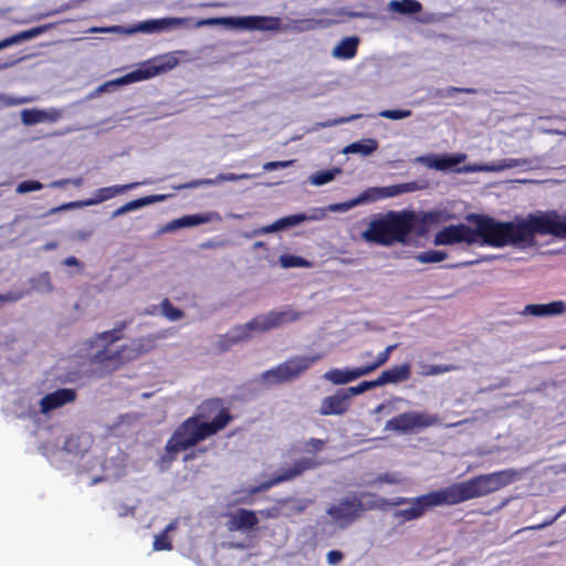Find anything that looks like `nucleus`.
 <instances>
[{
    "label": "nucleus",
    "instance_id": "nucleus-1",
    "mask_svg": "<svg viewBox=\"0 0 566 566\" xmlns=\"http://www.w3.org/2000/svg\"><path fill=\"white\" fill-rule=\"evenodd\" d=\"M469 220L474 221V229L463 223L444 227L436 233L434 245L467 243L494 248H527L534 245L536 234L566 239V213L556 210L537 211L510 222L483 216H471Z\"/></svg>",
    "mask_w": 566,
    "mask_h": 566
},
{
    "label": "nucleus",
    "instance_id": "nucleus-2",
    "mask_svg": "<svg viewBox=\"0 0 566 566\" xmlns=\"http://www.w3.org/2000/svg\"><path fill=\"white\" fill-rule=\"evenodd\" d=\"M416 221L412 211H389L378 213L369 221L368 227L361 232V238L367 243L389 247L396 242L405 243Z\"/></svg>",
    "mask_w": 566,
    "mask_h": 566
},
{
    "label": "nucleus",
    "instance_id": "nucleus-3",
    "mask_svg": "<svg viewBox=\"0 0 566 566\" xmlns=\"http://www.w3.org/2000/svg\"><path fill=\"white\" fill-rule=\"evenodd\" d=\"M205 415L198 413L186 419L166 443V451L176 454L222 430L231 420L227 410L222 409L212 421L208 422Z\"/></svg>",
    "mask_w": 566,
    "mask_h": 566
},
{
    "label": "nucleus",
    "instance_id": "nucleus-4",
    "mask_svg": "<svg viewBox=\"0 0 566 566\" xmlns=\"http://www.w3.org/2000/svg\"><path fill=\"white\" fill-rule=\"evenodd\" d=\"M303 313L290 306L281 311H271L255 316L245 324L234 326L226 334L229 345L250 339L255 333H264L277 328L284 324L296 322L303 317Z\"/></svg>",
    "mask_w": 566,
    "mask_h": 566
},
{
    "label": "nucleus",
    "instance_id": "nucleus-5",
    "mask_svg": "<svg viewBox=\"0 0 566 566\" xmlns=\"http://www.w3.org/2000/svg\"><path fill=\"white\" fill-rule=\"evenodd\" d=\"M441 505H451L447 488L415 497L397 496L391 499V509H397L392 513V517L400 524L417 521L423 517L429 510Z\"/></svg>",
    "mask_w": 566,
    "mask_h": 566
},
{
    "label": "nucleus",
    "instance_id": "nucleus-6",
    "mask_svg": "<svg viewBox=\"0 0 566 566\" xmlns=\"http://www.w3.org/2000/svg\"><path fill=\"white\" fill-rule=\"evenodd\" d=\"M116 342L99 339V335L86 340L87 358L94 366H101V374L109 373L132 360L127 344L115 346Z\"/></svg>",
    "mask_w": 566,
    "mask_h": 566
},
{
    "label": "nucleus",
    "instance_id": "nucleus-7",
    "mask_svg": "<svg viewBox=\"0 0 566 566\" xmlns=\"http://www.w3.org/2000/svg\"><path fill=\"white\" fill-rule=\"evenodd\" d=\"M178 64V59L172 54H167L161 57L155 59L147 63H144L137 70L125 74L116 80L108 81L99 85L90 97H95L111 87L126 85L151 78L163 72L172 70Z\"/></svg>",
    "mask_w": 566,
    "mask_h": 566
},
{
    "label": "nucleus",
    "instance_id": "nucleus-8",
    "mask_svg": "<svg viewBox=\"0 0 566 566\" xmlns=\"http://www.w3.org/2000/svg\"><path fill=\"white\" fill-rule=\"evenodd\" d=\"M322 355L295 356L262 374V379L270 384L291 381L304 374L311 366L317 363Z\"/></svg>",
    "mask_w": 566,
    "mask_h": 566
},
{
    "label": "nucleus",
    "instance_id": "nucleus-9",
    "mask_svg": "<svg viewBox=\"0 0 566 566\" xmlns=\"http://www.w3.org/2000/svg\"><path fill=\"white\" fill-rule=\"evenodd\" d=\"M493 483L489 474H481L463 482L447 486L451 505L493 493Z\"/></svg>",
    "mask_w": 566,
    "mask_h": 566
},
{
    "label": "nucleus",
    "instance_id": "nucleus-10",
    "mask_svg": "<svg viewBox=\"0 0 566 566\" xmlns=\"http://www.w3.org/2000/svg\"><path fill=\"white\" fill-rule=\"evenodd\" d=\"M327 515L340 528H347L363 515L361 496L350 493L326 510Z\"/></svg>",
    "mask_w": 566,
    "mask_h": 566
},
{
    "label": "nucleus",
    "instance_id": "nucleus-11",
    "mask_svg": "<svg viewBox=\"0 0 566 566\" xmlns=\"http://www.w3.org/2000/svg\"><path fill=\"white\" fill-rule=\"evenodd\" d=\"M188 20L185 18H160V19H153V20H146L137 23L134 27L130 28H124L119 25H114L109 28H93L92 32H115V33H125V34H134V33H157L170 29H175L178 27H182Z\"/></svg>",
    "mask_w": 566,
    "mask_h": 566
},
{
    "label": "nucleus",
    "instance_id": "nucleus-12",
    "mask_svg": "<svg viewBox=\"0 0 566 566\" xmlns=\"http://www.w3.org/2000/svg\"><path fill=\"white\" fill-rule=\"evenodd\" d=\"M145 184L146 182H130L127 185H115V186H109V187H103V188L97 189L94 192L92 198L63 203L60 207L52 208L49 213L52 214V213H55V212L62 211V210H70V209H74V208H84V207L99 205L104 201L113 199L119 195L125 193L128 190L135 189L138 186L145 185Z\"/></svg>",
    "mask_w": 566,
    "mask_h": 566
},
{
    "label": "nucleus",
    "instance_id": "nucleus-13",
    "mask_svg": "<svg viewBox=\"0 0 566 566\" xmlns=\"http://www.w3.org/2000/svg\"><path fill=\"white\" fill-rule=\"evenodd\" d=\"M230 25L248 30H274L277 20L266 17H242V18H209L197 22V27L203 25Z\"/></svg>",
    "mask_w": 566,
    "mask_h": 566
},
{
    "label": "nucleus",
    "instance_id": "nucleus-14",
    "mask_svg": "<svg viewBox=\"0 0 566 566\" xmlns=\"http://www.w3.org/2000/svg\"><path fill=\"white\" fill-rule=\"evenodd\" d=\"M76 398V392L71 388H62L57 389L53 392H50L43 396L39 402V409L36 407L29 406L27 411H21L18 413L19 417H35L38 412L42 415H49L51 411L59 409L66 403L74 401Z\"/></svg>",
    "mask_w": 566,
    "mask_h": 566
},
{
    "label": "nucleus",
    "instance_id": "nucleus-15",
    "mask_svg": "<svg viewBox=\"0 0 566 566\" xmlns=\"http://www.w3.org/2000/svg\"><path fill=\"white\" fill-rule=\"evenodd\" d=\"M420 189L416 181L397 184L387 187H370L354 198L356 207L368 205L381 199L397 197L402 193L413 192Z\"/></svg>",
    "mask_w": 566,
    "mask_h": 566
},
{
    "label": "nucleus",
    "instance_id": "nucleus-16",
    "mask_svg": "<svg viewBox=\"0 0 566 566\" xmlns=\"http://www.w3.org/2000/svg\"><path fill=\"white\" fill-rule=\"evenodd\" d=\"M317 463L313 459H301L293 463V465L289 469L282 471V473L277 474L271 480H268L261 483L258 486H253L249 490L250 494H255L259 492L266 491L274 485H277L282 482L292 480L298 475H301L304 471L314 469Z\"/></svg>",
    "mask_w": 566,
    "mask_h": 566
},
{
    "label": "nucleus",
    "instance_id": "nucleus-17",
    "mask_svg": "<svg viewBox=\"0 0 566 566\" xmlns=\"http://www.w3.org/2000/svg\"><path fill=\"white\" fill-rule=\"evenodd\" d=\"M222 220L221 216L217 211H209L206 213L198 214H187L180 218L174 219L164 227H161L157 234H164L168 232H174L176 230L182 228H191L200 224L209 223V222H220Z\"/></svg>",
    "mask_w": 566,
    "mask_h": 566
},
{
    "label": "nucleus",
    "instance_id": "nucleus-18",
    "mask_svg": "<svg viewBox=\"0 0 566 566\" xmlns=\"http://www.w3.org/2000/svg\"><path fill=\"white\" fill-rule=\"evenodd\" d=\"M350 398L345 389H338L334 395L323 398L319 407L322 416H342L348 411Z\"/></svg>",
    "mask_w": 566,
    "mask_h": 566
},
{
    "label": "nucleus",
    "instance_id": "nucleus-19",
    "mask_svg": "<svg viewBox=\"0 0 566 566\" xmlns=\"http://www.w3.org/2000/svg\"><path fill=\"white\" fill-rule=\"evenodd\" d=\"M465 159H467L465 154L458 153V154H452V155L444 154L442 156H438V155L419 156L416 158V163H420L430 169L444 171V170L451 169L452 167L463 163Z\"/></svg>",
    "mask_w": 566,
    "mask_h": 566
},
{
    "label": "nucleus",
    "instance_id": "nucleus-20",
    "mask_svg": "<svg viewBox=\"0 0 566 566\" xmlns=\"http://www.w3.org/2000/svg\"><path fill=\"white\" fill-rule=\"evenodd\" d=\"M259 518L253 511L240 509L229 514L227 527L229 531H249L256 526Z\"/></svg>",
    "mask_w": 566,
    "mask_h": 566
},
{
    "label": "nucleus",
    "instance_id": "nucleus-21",
    "mask_svg": "<svg viewBox=\"0 0 566 566\" xmlns=\"http://www.w3.org/2000/svg\"><path fill=\"white\" fill-rule=\"evenodd\" d=\"M63 113L57 108H48V109H23L21 112V120L24 125H34L42 122H57L62 118Z\"/></svg>",
    "mask_w": 566,
    "mask_h": 566
},
{
    "label": "nucleus",
    "instance_id": "nucleus-22",
    "mask_svg": "<svg viewBox=\"0 0 566 566\" xmlns=\"http://www.w3.org/2000/svg\"><path fill=\"white\" fill-rule=\"evenodd\" d=\"M364 376H367V373L364 366H360L353 369L332 368L323 375V378L334 385H345Z\"/></svg>",
    "mask_w": 566,
    "mask_h": 566
},
{
    "label": "nucleus",
    "instance_id": "nucleus-23",
    "mask_svg": "<svg viewBox=\"0 0 566 566\" xmlns=\"http://www.w3.org/2000/svg\"><path fill=\"white\" fill-rule=\"evenodd\" d=\"M566 312V303L563 301H554L547 304H528L522 311L527 316L547 317L556 316Z\"/></svg>",
    "mask_w": 566,
    "mask_h": 566
},
{
    "label": "nucleus",
    "instance_id": "nucleus-24",
    "mask_svg": "<svg viewBox=\"0 0 566 566\" xmlns=\"http://www.w3.org/2000/svg\"><path fill=\"white\" fill-rule=\"evenodd\" d=\"M411 368L409 364L396 365L384 370L378 377L380 386L387 384H399L410 378Z\"/></svg>",
    "mask_w": 566,
    "mask_h": 566
},
{
    "label": "nucleus",
    "instance_id": "nucleus-25",
    "mask_svg": "<svg viewBox=\"0 0 566 566\" xmlns=\"http://www.w3.org/2000/svg\"><path fill=\"white\" fill-rule=\"evenodd\" d=\"M303 222H304V218L301 217V213L291 214V216H286V217L277 219L272 224H269V226H265V227H262V228L255 230L254 234L260 235V234H268V233H273V232H277V231H283V230L296 227Z\"/></svg>",
    "mask_w": 566,
    "mask_h": 566
},
{
    "label": "nucleus",
    "instance_id": "nucleus-26",
    "mask_svg": "<svg viewBox=\"0 0 566 566\" xmlns=\"http://www.w3.org/2000/svg\"><path fill=\"white\" fill-rule=\"evenodd\" d=\"M385 430L398 433L415 432L412 411L402 412L388 420L385 424Z\"/></svg>",
    "mask_w": 566,
    "mask_h": 566
},
{
    "label": "nucleus",
    "instance_id": "nucleus-27",
    "mask_svg": "<svg viewBox=\"0 0 566 566\" xmlns=\"http://www.w3.org/2000/svg\"><path fill=\"white\" fill-rule=\"evenodd\" d=\"M92 438L87 433L70 436L64 442V451L74 455H83L91 447Z\"/></svg>",
    "mask_w": 566,
    "mask_h": 566
},
{
    "label": "nucleus",
    "instance_id": "nucleus-28",
    "mask_svg": "<svg viewBox=\"0 0 566 566\" xmlns=\"http://www.w3.org/2000/svg\"><path fill=\"white\" fill-rule=\"evenodd\" d=\"M358 38L348 36L339 41V43L333 49L332 55L340 60H350L357 53Z\"/></svg>",
    "mask_w": 566,
    "mask_h": 566
},
{
    "label": "nucleus",
    "instance_id": "nucleus-29",
    "mask_svg": "<svg viewBox=\"0 0 566 566\" xmlns=\"http://www.w3.org/2000/svg\"><path fill=\"white\" fill-rule=\"evenodd\" d=\"M164 198H165L164 196L155 195V196H148V197L132 200V201L126 202L125 205L120 206L119 208H117L112 213V218H117L122 214L138 210L145 206L161 201Z\"/></svg>",
    "mask_w": 566,
    "mask_h": 566
},
{
    "label": "nucleus",
    "instance_id": "nucleus-30",
    "mask_svg": "<svg viewBox=\"0 0 566 566\" xmlns=\"http://www.w3.org/2000/svg\"><path fill=\"white\" fill-rule=\"evenodd\" d=\"M156 346V339L153 336H143L139 338L132 339L127 343L129 355L132 360L139 357L142 354H146L154 349Z\"/></svg>",
    "mask_w": 566,
    "mask_h": 566
},
{
    "label": "nucleus",
    "instance_id": "nucleus-31",
    "mask_svg": "<svg viewBox=\"0 0 566 566\" xmlns=\"http://www.w3.org/2000/svg\"><path fill=\"white\" fill-rule=\"evenodd\" d=\"M363 513L371 510L387 511L391 509V499L378 496L373 493H360Z\"/></svg>",
    "mask_w": 566,
    "mask_h": 566
},
{
    "label": "nucleus",
    "instance_id": "nucleus-32",
    "mask_svg": "<svg viewBox=\"0 0 566 566\" xmlns=\"http://www.w3.org/2000/svg\"><path fill=\"white\" fill-rule=\"evenodd\" d=\"M493 483V492H496L518 479V472L514 469H505L490 473Z\"/></svg>",
    "mask_w": 566,
    "mask_h": 566
},
{
    "label": "nucleus",
    "instance_id": "nucleus-33",
    "mask_svg": "<svg viewBox=\"0 0 566 566\" xmlns=\"http://www.w3.org/2000/svg\"><path fill=\"white\" fill-rule=\"evenodd\" d=\"M533 159L527 158H504L496 163H493V172L502 171L505 169L521 168L522 170H528L534 168Z\"/></svg>",
    "mask_w": 566,
    "mask_h": 566
},
{
    "label": "nucleus",
    "instance_id": "nucleus-34",
    "mask_svg": "<svg viewBox=\"0 0 566 566\" xmlns=\"http://www.w3.org/2000/svg\"><path fill=\"white\" fill-rule=\"evenodd\" d=\"M378 148V142L374 138H366L359 142L352 143L344 148V154H360L368 156L376 151Z\"/></svg>",
    "mask_w": 566,
    "mask_h": 566
},
{
    "label": "nucleus",
    "instance_id": "nucleus-35",
    "mask_svg": "<svg viewBox=\"0 0 566 566\" xmlns=\"http://www.w3.org/2000/svg\"><path fill=\"white\" fill-rule=\"evenodd\" d=\"M422 4L418 0H391L388 3V10L400 14H415L420 12Z\"/></svg>",
    "mask_w": 566,
    "mask_h": 566
},
{
    "label": "nucleus",
    "instance_id": "nucleus-36",
    "mask_svg": "<svg viewBox=\"0 0 566 566\" xmlns=\"http://www.w3.org/2000/svg\"><path fill=\"white\" fill-rule=\"evenodd\" d=\"M415 431H419L429 427L439 426L441 419L437 413L428 411H412Z\"/></svg>",
    "mask_w": 566,
    "mask_h": 566
},
{
    "label": "nucleus",
    "instance_id": "nucleus-37",
    "mask_svg": "<svg viewBox=\"0 0 566 566\" xmlns=\"http://www.w3.org/2000/svg\"><path fill=\"white\" fill-rule=\"evenodd\" d=\"M178 527V520L171 521L159 534L155 535L153 548L154 551H171L172 544L168 534Z\"/></svg>",
    "mask_w": 566,
    "mask_h": 566
},
{
    "label": "nucleus",
    "instance_id": "nucleus-38",
    "mask_svg": "<svg viewBox=\"0 0 566 566\" xmlns=\"http://www.w3.org/2000/svg\"><path fill=\"white\" fill-rule=\"evenodd\" d=\"M48 29H49L48 25H41V27L32 28L30 30L21 31L12 36L4 39L3 43H4L6 48H9V46L19 44L23 41L34 39V38L41 35L42 33H44Z\"/></svg>",
    "mask_w": 566,
    "mask_h": 566
},
{
    "label": "nucleus",
    "instance_id": "nucleus-39",
    "mask_svg": "<svg viewBox=\"0 0 566 566\" xmlns=\"http://www.w3.org/2000/svg\"><path fill=\"white\" fill-rule=\"evenodd\" d=\"M342 174V169L334 167L331 169L318 170L310 175L308 182L312 186L321 187L332 182L337 176Z\"/></svg>",
    "mask_w": 566,
    "mask_h": 566
},
{
    "label": "nucleus",
    "instance_id": "nucleus-40",
    "mask_svg": "<svg viewBox=\"0 0 566 566\" xmlns=\"http://www.w3.org/2000/svg\"><path fill=\"white\" fill-rule=\"evenodd\" d=\"M406 482L405 476L399 472H385L375 476L366 484L368 486L380 488L382 484L399 485Z\"/></svg>",
    "mask_w": 566,
    "mask_h": 566
},
{
    "label": "nucleus",
    "instance_id": "nucleus-41",
    "mask_svg": "<svg viewBox=\"0 0 566 566\" xmlns=\"http://www.w3.org/2000/svg\"><path fill=\"white\" fill-rule=\"evenodd\" d=\"M132 324V319L129 321H118L115 323L114 327L109 331H105L98 333L99 339L106 342H118L124 336V331Z\"/></svg>",
    "mask_w": 566,
    "mask_h": 566
},
{
    "label": "nucleus",
    "instance_id": "nucleus-42",
    "mask_svg": "<svg viewBox=\"0 0 566 566\" xmlns=\"http://www.w3.org/2000/svg\"><path fill=\"white\" fill-rule=\"evenodd\" d=\"M31 286L38 293L49 294L53 291V284L49 272L40 273L38 276L31 279Z\"/></svg>",
    "mask_w": 566,
    "mask_h": 566
},
{
    "label": "nucleus",
    "instance_id": "nucleus-43",
    "mask_svg": "<svg viewBox=\"0 0 566 566\" xmlns=\"http://www.w3.org/2000/svg\"><path fill=\"white\" fill-rule=\"evenodd\" d=\"M279 262H280V265L284 269H290V268L310 269L313 266L312 262H310L308 260H306L302 256L293 255V254H282L279 259Z\"/></svg>",
    "mask_w": 566,
    "mask_h": 566
},
{
    "label": "nucleus",
    "instance_id": "nucleus-44",
    "mask_svg": "<svg viewBox=\"0 0 566 566\" xmlns=\"http://www.w3.org/2000/svg\"><path fill=\"white\" fill-rule=\"evenodd\" d=\"M397 344L387 346L381 353L378 354L371 364L364 366L367 375L385 365L389 360L391 353L397 348Z\"/></svg>",
    "mask_w": 566,
    "mask_h": 566
},
{
    "label": "nucleus",
    "instance_id": "nucleus-45",
    "mask_svg": "<svg viewBox=\"0 0 566 566\" xmlns=\"http://www.w3.org/2000/svg\"><path fill=\"white\" fill-rule=\"evenodd\" d=\"M160 308L163 315L170 322L179 321L185 316L184 312L175 307L168 298L160 303Z\"/></svg>",
    "mask_w": 566,
    "mask_h": 566
},
{
    "label": "nucleus",
    "instance_id": "nucleus-46",
    "mask_svg": "<svg viewBox=\"0 0 566 566\" xmlns=\"http://www.w3.org/2000/svg\"><path fill=\"white\" fill-rule=\"evenodd\" d=\"M448 254L439 250H429L421 252L415 256L420 263H438L446 260Z\"/></svg>",
    "mask_w": 566,
    "mask_h": 566
},
{
    "label": "nucleus",
    "instance_id": "nucleus-47",
    "mask_svg": "<svg viewBox=\"0 0 566 566\" xmlns=\"http://www.w3.org/2000/svg\"><path fill=\"white\" fill-rule=\"evenodd\" d=\"M450 219V213L443 210H434L426 212L422 222L427 226L444 223Z\"/></svg>",
    "mask_w": 566,
    "mask_h": 566
},
{
    "label": "nucleus",
    "instance_id": "nucleus-48",
    "mask_svg": "<svg viewBox=\"0 0 566 566\" xmlns=\"http://www.w3.org/2000/svg\"><path fill=\"white\" fill-rule=\"evenodd\" d=\"M377 387H381L378 378L375 380H365V381H361L360 384H358L357 386H353V387H348V388H344V389H345V391H347V395L349 396V398H352L353 396L360 395L367 390H370V389H374Z\"/></svg>",
    "mask_w": 566,
    "mask_h": 566
},
{
    "label": "nucleus",
    "instance_id": "nucleus-49",
    "mask_svg": "<svg viewBox=\"0 0 566 566\" xmlns=\"http://www.w3.org/2000/svg\"><path fill=\"white\" fill-rule=\"evenodd\" d=\"M453 369H454V367L452 365L421 364L420 365V375L428 377V376L446 374Z\"/></svg>",
    "mask_w": 566,
    "mask_h": 566
},
{
    "label": "nucleus",
    "instance_id": "nucleus-50",
    "mask_svg": "<svg viewBox=\"0 0 566 566\" xmlns=\"http://www.w3.org/2000/svg\"><path fill=\"white\" fill-rule=\"evenodd\" d=\"M33 101H34V97H32V96L18 97V96H9V95L0 93V103L3 106H17V105L32 103Z\"/></svg>",
    "mask_w": 566,
    "mask_h": 566
},
{
    "label": "nucleus",
    "instance_id": "nucleus-51",
    "mask_svg": "<svg viewBox=\"0 0 566 566\" xmlns=\"http://www.w3.org/2000/svg\"><path fill=\"white\" fill-rule=\"evenodd\" d=\"M378 115L391 120H400L410 117L412 112L410 109H384Z\"/></svg>",
    "mask_w": 566,
    "mask_h": 566
},
{
    "label": "nucleus",
    "instance_id": "nucleus-52",
    "mask_svg": "<svg viewBox=\"0 0 566 566\" xmlns=\"http://www.w3.org/2000/svg\"><path fill=\"white\" fill-rule=\"evenodd\" d=\"M327 208H312L307 213H301V217L306 221H319L326 218Z\"/></svg>",
    "mask_w": 566,
    "mask_h": 566
},
{
    "label": "nucleus",
    "instance_id": "nucleus-53",
    "mask_svg": "<svg viewBox=\"0 0 566 566\" xmlns=\"http://www.w3.org/2000/svg\"><path fill=\"white\" fill-rule=\"evenodd\" d=\"M44 186L40 182V181H36V180H27V181H22L18 185L15 191L18 193H27V192H31V191H38V190H41Z\"/></svg>",
    "mask_w": 566,
    "mask_h": 566
},
{
    "label": "nucleus",
    "instance_id": "nucleus-54",
    "mask_svg": "<svg viewBox=\"0 0 566 566\" xmlns=\"http://www.w3.org/2000/svg\"><path fill=\"white\" fill-rule=\"evenodd\" d=\"M476 91L474 88L449 86L447 88L439 91L437 95L440 97H452L454 93L473 94Z\"/></svg>",
    "mask_w": 566,
    "mask_h": 566
},
{
    "label": "nucleus",
    "instance_id": "nucleus-55",
    "mask_svg": "<svg viewBox=\"0 0 566 566\" xmlns=\"http://www.w3.org/2000/svg\"><path fill=\"white\" fill-rule=\"evenodd\" d=\"M324 23L322 20H316V19H306V20H301V21H297L296 22V29L298 31H308V30H314L318 27H323Z\"/></svg>",
    "mask_w": 566,
    "mask_h": 566
},
{
    "label": "nucleus",
    "instance_id": "nucleus-56",
    "mask_svg": "<svg viewBox=\"0 0 566 566\" xmlns=\"http://www.w3.org/2000/svg\"><path fill=\"white\" fill-rule=\"evenodd\" d=\"M324 23L322 20H316V19H306V20H301V21H297L296 22V29L298 31H308V30H314L318 27H323Z\"/></svg>",
    "mask_w": 566,
    "mask_h": 566
},
{
    "label": "nucleus",
    "instance_id": "nucleus-57",
    "mask_svg": "<svg viewBox=\"0 0 566 566\" xmlns=\"http://www.w3.org/2000/svg\"><path fill=\"white\" fill-rule=\"evenodd\" d=\"M355 207H356V203L353 198L345 202L328 205L326 208H327V212H346Z\"/></svg>",
    "mask_w": 566,
    "mask_h": 566
},
{
    "label": "nucleus",
    "instance_id": "nucleus-58",
    "mask_svg": "<svg viewBox=\"0 0 566 566\" xmlns=\"http://www.w3.org/2000/svg\"><path fill=\"white\" fill-rule=\"evenodd\" d=\"M399 400H401V399L400 398H395L394 400H387V401L378 405L377 407H375V409L373 410V413H375V415H380V413L390 415V413H392L396 410L395 401H399Z\"/></svg>",
    "mask_w": 566,
    "mask_h": 566
},
{
    "label": "nucleus",
    "instance_id": "nucleus-59",
    "mask_svg": "<svg viewBox=\"0 0 566 566\" xmlns=\"http://www.w3.org/2000/svg\"><path fill=\"white\" fill-rule=\"evenodd\" d=\"M458 172H478V171H486L493 172V163L486 165H468L459 168Z\"/></svg>",
    "mask_w": 566,
    "mask_h": 566
},
{
    "label": "nucleus",
    "instance_id": "nucleus-60",
    "mask_svg": "<svg viewBox=\"0 0 566 566\" xmlns=\"http://www.w3.org/2000/svg\"><path fill=\"white\" fill-rule=\"evenodd\" d=\"M559 517H560V515H558V513H557L553 517L545 518V521L542 522L541 524H536V525H532V526H526V527H523V528L516 531V534L525 532V531H539V530H543V528L554 524Z\"/></svg>",
    "mask_w": 566,
    "mask_h": 566
},
{
    "label": "nucleus",
    "instance_id": "nucleus-61",
    "mask_svg": "<svg viewBox=\"0 0 566 566\" xmlns=\"http://www.w3.org/2000/svg\"><path fill=\"white\" fill-rule=\"evenodd\" d=\"M294 160L269 161L263 165L265 171H273L292 166Z\"/></svg>",
    "mask_w": 566,
    "mask_h": 566
},
{
    "label": "nucleus",
    "instance_id": "nucleus-62",
    "mask_svg": "<svg viewBox=\"0 0 566 566\" xmlns=\"http://www.w3.org/2000/svg\"><path fill=\"white\" fill-rule=\"evenodd\" d=\"M360 117H361L360 114L352 115L349 117H340V118L327 120L325 123H319V124H317V127H331V126L348 123V122H352V120L360 118Z\"/></svg>",
    "mask_w": 566,
    "mask_h": 566
},
{
    "label": "nucleus",
    "instance_id": "nucleus-63",
    "mask_svg": "<svg viewBox=\"0 0 566 566\" xmlns=\"http://www.w3.org/2000/svg\"><path fill=\"white\" fill-rule=\"evenodd\" d=\"M250 178H252V175H249V174H241V175H237V174H219L220 184L221 182H226V181H237V180L250 179Z\"/></svg>",
    "mask_w": 566,
    "mask_h": 566
},
{
    "label": "nucleus",
    "instance_id": "nucleus-64",
    "mask_svg": "<svg viewBox=\"0 0 566 566\" xmlns=\"http://www.w3.org/2000/svg\"><path fill=\"white\" fill-rule=\"evenodd\" d=\"M344 558V555L339 551H329L326 555V560L329 565H336L340 563Z\"/></svg>",
    "mask_w": 566,
    "mask_h": 566
}]
</instances>
